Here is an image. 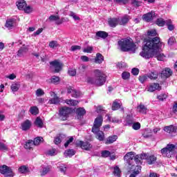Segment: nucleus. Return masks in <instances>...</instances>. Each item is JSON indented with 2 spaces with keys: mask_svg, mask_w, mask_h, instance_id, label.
<instances>
[{
  "mask_svg": "<svg viewBox=\"0 0 177 177\" xmlns=\"http://www.w3.org/2000/svg\"><path fill=\"white\" fill-rule=\"evenodd\" d=\"M164 131H165V132H167V133H175V132H176L177 131V127L175 126H167L165 127Z\"/></svg>",
  "mask_w": 177,
  "mask_h": 177,
  "instance_id": "obj_21",
  "label": "nucleus"
},
{
  "mask_svg": "<svg viewBox=\"0 0 177 177\" xmlns=\"http://www.w3.org/2000/svg\"><path fill=\"white\" fill-rule=\"evenodd\" d=\"M167 97H168V95L165 93L160 94V95L157 96V99L158 100H160V102H164V100H165V99H167Z\"/></svg>",
  "mask_w": 177,
  "mask_h": 177,
  "instance_id": "obj_46",
  "label": "nucleus"
},
{
  "mask_svg": "<svg viewBox=\"0 0 177 177\" xmlns=\"http://www.w3.org/2000/svg\"><path fill=\"white\" fill-rule=\"evenodd\" d=\"M51 67H53L55 73H59L62 71L63 68V63L60 62L59 60H54L50 62Z\"/></svg>",
  "mask_w": 177,
  "mask_h": 177,
  "instance_id": "obj_9",
  "label": "nucleus"
},
{
  "mask_svg": "<svg viewBox=\"0 0 177 177\" xmlns=\"http://www.w3.org/2000/svg\"><path fill=\"white\" fill-rule=\"evenodd\" d=\"M35 95L37 96V97H41V96H44L45 95V92L42 88H38L35 91Z\"/></svg>",
  "mask_w": 177,
  "mask_h": 177,
  "instance_id": "obj_43",
  "label": "nucleus"
},
{
  "mask_svg": "<svg viewBox=\"0 0 177 177\" xmlns=\"http://www.w3.org/2000/svg\"><path fill=\"white\" fill-rule=\"evenodd\" d=\"M73 110L67 106H64L59 110V115L62 121H67L68 115L71 114Z\"/></svg>",
  "mask_w": 177,
  "mask_h": 177,
  "instance_id": "obj_6",
  "label": "nucleus"
},
{
  "mask_svg": "<svg viewBox=\"0 0 177 177\" xmlns=\"http://www.w3.org/2000/svg\"><path fill=\"white\" fill-rule=\"evenodd\" d=\"M154 17H156V12L154 11H151L150 12L145 14L142 16V19L144 20V21H147L149 23V21H151V20H153Z\"/></svg>",
  "mask_w": 177,
  "mask_h": 177,
  "instance_id": "obj_11",
  "label": "nucleus"
},
{
  "mask_svg": "<svg viewBox=\"0 0 177 177\" xmlns=\"http://www.w3.org/2000/svg\"><path fill=\"white\" fill-rule=\"evenodd\" d=\"M96 37H99L100 38H102L103 39H106L107 37H109V33L104 31L100 30L96 32Z\"/></svg>",
  "mask_w": 177,
  "mask_h": 177,
  "instance_id": "obj_27",
  "label": "nucleus"
},
{
  "mask_svg": "<svg viewBox=\"0 0 177 177\" xmlns=\"http://www.w3.org/2000/svg\"><path fill=\"white\" fill-rule=\"evenodd\" d=\"M131 125L133 129L135 131H139V129H140V123L139 122H133Z\"/></svg>",
  "mask_w": 177,
  "mask_h": 177,
  "instance_id": "obj_49",
  "label": "nucleus"
},
{
  "mask_svg": "<svg viewBox=\"0 0 177 177\" xmlns=\"http://www.w3.org/2000/svg\"><path fill=\"white\" fill-rule=\"evenodd\" d=\"M157 77H158V75H157V73H156V72H151L148 75V78H150V80H157Z\"/></svg>",
  "mask_w": 177,
  "mask_h": 177,
  "instance_id": "obj_53",
  "label": "nucleus"
},
{
  "mask_svg": "<svg viewBox=\"0 0 177 177\" xmlns=\"http://www.w3.org/2000/svg\"><path fill=\"white\" fill-rule=\"evenodd\" d=\"M131 3L133 6H140L142 5V1L139 0H131Z\"/></svg>",
  "mask_w": 177,
  "mask_h": 177,
  "instance_id": "obj_56",
  "label": "nucleus"
},
{
  "mask_svg": "<svg viewBox=\"0 0 177 177\" xmlns=\"http://www.w3.org/2000/svg\"><path fill=\"white\" fill-rule=\"evenodd\" d=\"M27 50H28L27 47L21 48L17 52V56H19V57H21V56H23V53H26Z\"/></svg>",
  "mask_w": 177,
  "mask_h": 177,
  "instance_id": "obj_38",
  "label": "nucleus"
},
{
  "mask_svg": "<svg viewBox=\"0 0 177 177\" xmlns=\"http://www.w3.org/2000/svg\"><path fill=\"white\" fill-rule=\"evenodd\" d=\"M47 154H48V156H56V149H49L47 151Z\"/></svg>",
  "mask_w": 177,
  "mask_h": 177,
  "instance_id": "obj_58",
  "label": "nucleus"
},
{
  "mask_svg": "<svg viewBox=\"0 0 177 177\" xmlns=\"http://www.w3.org/2000/svg\"><path fill=\"white\" fill-rule=\"evenodd\" d=\"M74 154H75V151H74V149H68L64 152V156L66 157H73Z\"/></svg>",
  "mask_w": 177,
  "mask_h": 177,
  "instance_id": "obj_36",
  "label": "nucleus"
},
{
  "mask_svg": "<svg viewBox=\"0 0 177 177\" xmlns=\"http://www.w3.org/2000/svg\"><path fill=\"white\" fill-rule=\"evenodd\" d=\"M118 139V136L114 135L112 136H109L106 138V145H111V143H114L115 140Z\"/></svg>",
  "mask_w": 177,
  "mask_h": 177,
  "instance_id": "obj_25",
  "label": "nucleus"
},
{
  "mask_svg": "<svg viewBox=\"0 0 177 177\" xmlns=\"http://www.w3.org/2000/svg\"><path fill=\"white\" fill-rule=\"evenodd\" d=\"M149 177H160V174H158L154 171H150Z\"/></svg>",
  "mask_w": 177,
  "mask_h": 177,
  "instance_id": "obj_64",
  "label": "nucleus"
},
{
  "mask_svg": "<svg viewBox=\"0 0 177 177\" xmlns=\"http://www.w3.org/2000/svg\"><path fill=\"white\" fill-rule=\"evenodd\" d=\"M124 161L127 162V164H129V167L133 169V167H135V162L136 164H139L141 165L142 160H146L147 162L151 165L157 161V157H156L154 155H149L147 153H141L139 155H136L134 152H128L124 157Z\"/></svg>",
  "mask_w": 177,
  "mask_h": 177,
  "instance_id": "obj_2",
  "label": "nucleus"
},
{
  "mask_svg": "<svg viewBox=\"0 0 177 177\" xmlns=\"http://www.w3.org/2000/svg\"><path fill=\"white\" fill-rule=\"evenodd\" d=\"M113 175L117 177L121 176V170L118 166L114 167Z\"/></svg>",
  "mask_w": 177,
  "mask_h": 177,
  "instance_id": "obj_41",
  "label": "nucleus"
},
{
  "mask_svg": "<svg viewBox=\"0 0 177 177\" xmlns=\"http://www.w3.org/2000/svg\"><path fill=\"white\" fill-rule=\"evenodd\" d=\"M0 174L4 175L5 177H13L16 175L12 168L5 165L0 166Z\"/></svg>",
  "mask_w": 177,
  "mask_h": 177,
  "instance_id": "obj_7",
  "label": "nucleus"
},
{
  "mask_svg": "<svg viewBox=\"0 0 177 177\" xmlns=\"http://www.w3.org/2000/svg\"><path fill=\"white\" fill-rule=\"evenodd\" d=\"M95 133V138L100 140V142H103L104 140V133L100 129L96 130V131H92Z\"/></svg>",
  "mask_w": 177,
  "mask_h": 177,
  "instance_id": "obj_18",
  "label": "nucleus"
},
{
  "mask_svg": "<svg viewBox=\"0 0 177 177\" xmlns=\"http://www.w3.org/2000/svg\"><path fill=\"white\" fill-rule=\"evenodd\" d=\"M165 25L169 31H174L175 30V26L172 24V21L171 19H167L165 21Z\"/></svg>",
  "mask_w": 177,
  "mask_h": 177,
  "instance_id": "obj_26",
  "label": "nucleus"
},
{
  "mask_svg": "<svg viewBox=\"0 0 177 177\" xmlns=\"http://www.w3.org/2000/svg\"><path fill=\"white\" fill-rule=\"evenodd\" d=\"M118 109H120L122 111H124V108L122 106V105L117 102V101H115L112 104V110L115 111L118 110Z\"/></svg>",
  "mask_w": 177,
  "mask_h": 177,
  "instance_id": "obj_28",
  "label": "nucleus"
},
{
  "mask_svg": "<svg viewBox=\"0 0 177 177\" xmlns=\"http://www.w3.org/2000/svg\"><path fill=\"white\" fill-rule=\"evenodd\" d=\"M50 171V166H47L46 167H44L41 171H40V175L41 176H45L48 172Z\"/></svg>",
  "mask_w": 177,
  "mask_h": 177,
  "instance_id": "obj_35",
  "label": "nucleus"
},
{
  "mask_svg": "<svg viewBox=\"0 0 177 177\" xmlns=\"http://www.w3.org/2000/svg\"><path fill=\"white\" fill-rule=\"evenodd\" d=\"M103 124V116L102 115H98L94 120L93 126L92 127V132H96L98 129H100Z\"/></svg>",
  "mask_w": 177,
  "mask_h": 177,
  "instance_id": "obj_8",
  "label": "nucleus"
},
{
  "mask_svg": "<svg viewBox=\"0 0 177 177\" xmlns=\"http://www.w3.org/2000/svg\"><path fill=\"white\" fill-rule=\"evenodd\" d=\"M160 153L163 157L171 158V157L175 154V145H167L166 147L160 150Z\"/></svg>",
  "mask_w": 177,
  "mask_h": 177,
  "instance_id": "obj_5",
  "label": "nucleus"
},
{
  "mask_svg": "<svg viewBox=\"0 0 177 177\" xmlns=\"http://www.w3.org/2000/svg\"><path fill=\"white\" fill-rule=\"evenodd\" d=\"M60 19V17L59 15H51L49 17L48 20L50 21H57Z\"/></svg>",
  "mask_w": 177,
  "mask_h": 177,
  "instance_id": "obj_51",
  "label": "nucleus"
},
{
  "mask_svg": "<svg viewBox=\"0 0 177 177\" xmlns=\"http://www.w3.org/2000/svg\"><path fill=\"white\" fill-rule=\"evenodd\" d=\"M110 156H111V152H110V151L104 150L101 152V156L104 158L110 157Z\"/></svg>",
  "mask_w": 177,
  "mask_h": 177,
  "instance_id": "obj_44",
  "label": "nucleus"
},
{
  "mask_svg": "<svg viewBox=\"0 0 177 177\" xmlns=\"http://www.w3.org/2000/svg\"><path fill=\"white\" fill-rule=\"evenodd\" d=\"M59 81H60V77H59L58 76H53L51 77L52 84H59Z\"/></svg>",
  "mask_w": 177,
  "mask_h": 177,
  "instance_id": "obj_50",
  "label": "nucleus"
},
{
  "mask_svg": "<svg viewBox=\"0 0 177 177\" xmlns=\"http://www.w3.org/2000/svg\"><path fill=\"white\" fill-rule=\"evenodd\" d=\"M65 103L69 106H77V104H78L80 102L76 100H66Z\"/></svg>",
  "mask_w": 177,
  "mask_h": 177,
  "instance_id": "obj_34",
  "label": "nucleus"
},
{
  "mask_svg": "<svg viewBox=\"0 0 177 177\" xmlns=\"http://www.w3.org/2000/svg\"><path fill=\"white\" fill-rule=\"evenodd\" d=\"M71 95L73 97H80V92L75 91V89H73V92Z\"/></svg>",
  "mask_w": 177,
  "mask_h": 177,
  "instance_id": "obj_63",
  "label": "nucleus"
},
{
  "mask_svg": "<svg viewBox=\"0 0 177 177\" xmlns=\"http://www.w3.org/2000/svg\"><path fill=\"white\" fill-rule=\"evenodd\" d=\"M34 142H32V140H28V142L26 143L24 147L25 149H28V150H31V149H32L34 147Z\"/></svg>",
  "mask_w": 177,
  "mask_h": 177,
  "instance_id": "obj_33",
  "label": "nucleus"
},
{
  "mask_svg": "<svg viewBox=\"0 0 177 177\" xmlns=\"http://www.w3.org/2000/svg\"><path fill=\"white\" fill-rule=\"evenodd\" d=\"M20 88V84L18 83H14L11 85V90L12 92H17Z\"/></svg>",
  "mask_w": 177,
  "mask_h": 177,
  "instance_id": "obj_40",
  "label": "nucleus"
},
{
  "mask_svg": "<svg viewBox=\"0 0 177 177\" xmlns=\"http://www.w3.org/2000/svg\"><path fill=\"white\" fill-rule=\"evenodd\" d=\"M148 92H154L155 91H161V86L158 83H152L147 86Z\"/></svg>",
  "mask_w": 177,
  "mask_h": 177,
  "instance_id": "obj_12",
  "label": "nucleus"
},
{
  "mask_svg": "<svg viewBox=\"0 0 177 177\" xmlns=\"http://www.w3.org/2000/svg\"><path fill=\"white\" fill-rule=\"evenodd\" d=\"M48 46L51 49H56V48H59V43L55 40L50 41Z\"/></svg>",
  "mask_w": 177,
  "mask_h": 177,
  "instance_id": "obj_32",
  "label": "nucleus"
},
{
  "mask_svg": "<svg viewBox=\"0 0 177 177\" xmlns=\"http://www.w3.org/2000/svg\"><path fill=\"white\" fill-rule=\"evenodd\" d=\"M119 19V24L120 26H125V24H127L128 23V21H129V20H131V17H129V15H124L122 17H121L120 19Z\"/></svg>",
  "mask_w": 177,
  "mask_h": 177,
  "instance_id": "obj_20",
  "label": "nucleus"
},
{
  "mask_svg": "<svg viewBox=\"0 0 177 177\" xmlns=\"http://www.w3.org/2000/svg\"><path fill=\"white\" fill-rule=\"evenodd\" d=\"M142 171V166L140 164H136L135 169L132 174H130L129 177H136Z\"/></svg>",
  "mask_w": 177,
  "mask_h": 177,
  "instance_id": "obj_15",
  "label": "nucleus"
},
{
  "mask_svg": "<svg viewBox=\"0 0 177 177\" xmlns=\"http://www.w3.org/2000/svg\"><path fill=\"white\" fill-rule=\"evenodd\" d=\"M108 24L110 27H117L120 24L119 18H109L108 19Z\"/></svg>",
  "mask_w": 177,
  "mask_h": 177,
  "instance_id": "obj_17",
  "label": "nucleus"
},
{
  "mask_svg": "<svg viewBox=\"0 0 177 177\" xmlns=\"http://www.w3.org/2000/svg\"><path fill=\"white\" fill-rule=\"evenodd\" d=\"M162 46H164V44L160 41V37H153L151 40L148 39L142 47L140 56L147 59L156 57L158 60L162 62L165 59V55L161 53Z\"/></svg>",
  "mask_w": 177,
  "mask_h": 177,
  "instance_id": "obj_1",
  "label": "nucleus"
},
{
  "mask_svg": "<svg viewBox=\"0 0 177 177\" xmlns=\"http://www.w3.org/2000/svg\"><path fill=\"white\" fill-rule=\"evenodd\" d=\"M69 16H71V17H73V19H75V21L81 20V18H80V17L77 16L75 12H74L73 11L70 12Z\"/></svg>",
  "mask_w": 177,
  "mask_h": 177,
  "instance_id": "obj_54",
  "label": "nucleus"
},
{
  "mask_svg": "<svg viewBox=\"0 0 177 177\" xmlns=\"http://www.w3.org/2000/svg\"><path fill=\"white\" fill-rule=\"evenodd\" d=\"M126 122L128 125H132L133 122H135V120L130 115H127L126 117Z\"/></svg>",
  "mask_w": 177,
  "mask_h": 177,
  "instance_id": "obj_37",
  "label": "nucleus"
},
{
  "mask_svg": "<svg viewBox=\"0 0 177 177\" xmlns=\"http://www.w3.org/2000/svg\"><path fill=\"white\" fill-rule=\"evenodd\" d=\"M104 61V57L100 53H97L96 57L95 59V63H97V64H102L103 62Z\"/></svg>",
  "mask_w": 177,
  "mask_h": 177,
  "instance_id": "obj_23",
  "label": "nucleus"
},
{
  "mask_svg": "<svg viewBox=\"0 0 177 177\" xmlns=\"http://www.w3.org/2000/svg\"><path fill=\"white\" fill-rule=\"evenodd\" d=\"M29 112L30 114H32V115H37L39 113V109L35 106H31L30 108Z\"/></svg>",
  "mask_w": 177,
  "mask_h": 177,
  "instance_id": "obj_30",
  "label": "nucleus"
},
{
  "mask_svg": "<svg viewBox=\"0 0 177 177\" xmlns=\"http://www.w3.org/2000/svg\"><path fill=\"white\" fill-rule=\"evenodd\" d=\"M130 77H131V73H129V72H123L122 73V80H129Z\"/></svg>",
  "mask_w": 177,
  "mask_h": 177,
  "instance_id": "obj_52",
  "label": "nucleus"
},
{
  "mask_svg": "<svg viewBox=\"0 0 177 177\" xmlns=\"http://www.w3.org/2000/svg\"><path fill=\"white\" fill-rule=\"evenodd\" d=\"M16 26V19L13 18H10L6 20V27L8 28V30H12L13 27Z\"/></svg>",
  "mask_w": 177,
  "mask_h": 177,
  "instance_id": "obj_13",
  "label": "nucleus"
},
{
  "mask_svg": "<svg viewBox=\"0 0 177 177\" xmlns=\"http://www.w3.org/2000/svg\"><path fill=\"white\" fill-rule=\"evenodd\" d=\"M93 50V47L87 46L86 48H84L83 52H84V53H92Z\"/></svg>",
  "mask_w": 177,
  "mask_h": 177,
  "instance_id": "obj_55",
  "label": "nucleus"
},
{
  "mask_svg": "<svg viewBox=\"0 0 177 177\" xmlns=\"http://www.w3.org/2000/svg\"><path fill=\"white\" fill-rule=\"evenodd\" d=\"M95 74V78L92 77H88L86 79V82L91 85H96L97 86H102L104 85L106 82V75L99 69L94 71Z\"/></svg>",
  "mask_w": 177,
  "mask_h": 177,
  "instance_id": "obj_3",
  "label": "nucleus"
},
{
  "mask_svg": "<svg viewBox=\"0 0 177 177\" xmlns=\"http://www.w3.org/2000/svg\"><path fill=\"white\" fill-rule=\"evenodd\" d=\"M53 93L54 95V97L53 98L49 100L48 103L49 104H58V103H59L60 102V100L55 93Z\"/></svg>",
  "mask_w": 177,
  "mask_h": 177,
  "instance_id": "obj_24",
  "label": "nucleus"
},
{
  "mask_svg": "<svg viewBox=\"0 0 177 177\" xmlns=\"http://www.w3.org/2000/svg\"><path fill=\"white\" fill-rule=\"evenodd\" d=\"M31 121L26 120L21 124V129H22V131H28V129L31 128Z\"/></svg>",
  "mask_w": 177,
  "mask_h": 177,
  "instance_id": "obj_14",
  "label": "nucleus"
},
{
  "mask_svg": "<svg viewBox=\"0 0 177 177\" xmlns=\"http://www.w3.org/2000/svg\"><path fill=\"white\" fill-rule=\"evenodd\" d=\"M16 5L19 10H24L26 5H27V3H26V1L24 0H18Z\"/></svg>",
  "mask_w": 177,
  "mask_h": 177,
  "instance_id": "obj_22",
  "label": "nucleus"
},
{
  "mask_svg": "<svg viewBox=\"0 0 177 177\" xmlns=\"http://www.w3.org/2000/svg\"><path fill=\"white\" fill-rule=\"evenodd\" d=\"M54 142L55 143V145H59V143H61L62 142V136H57L55 138Z\"/></svg>",
  "mask_w": 177,
  "mask_h": 177,
  "instance_id": "obj_60",
  "label": "nucleus"
},
{
  "mask_svg": "<svg viewBox=\"0 0 177 177\" xmlns=\"http://www.w3.org/2000/svg\"><path fill=\"white\" fill-rule=\"evenodd\" d=\"M35 125L38 127V128H42V127H44V122H42V119H41L39 117H37L35 120Z\"/></svg>",
  "mask_w": 177,
  "mask_h": 177,
  "instance_id": "obj_31",
  "label": "nucleus"
},
{
  "mask_svg": "<svg viewBox=\"0 0 177 177\" xmlns=\"http://www.w3.org/2000/svg\"><path fill=\"white\" fill-rule=\"evenodd\" d=\"M42 140H44V138H43L37 137V138H35V140L32 141V142H33V146H38V145H39V143H41V142H42Z\"/></svg>",
  "mask_w": 177,
  "mask_h": 177,
  "instance_id": "obj_42",
  "label": "nucleus"
},
{
  "mask_svg": "<svg viewBox=\"0 0 177 177\" xmlns=\"http://www.w3.org/2000/svg\"><path fill=\"white\" fill-rule=\"evenodd\" d=\"M175 43V37H171L168 39L167 44L168 45H174V44Z\"/></svg>",
  "mask_w": 177,
  "mask_h": 177,
  "instance_id": "obj_62",
  "label": "nucleus"
},
{
  "mask_svg": "<svg viewBox=\"0 0 177 177\" xmlns=\"http://www.w3.org/2000/svg\"><path fill=\"white\" fill-rule=\"evenodd\" d=\"M76 145L83 150H91V149H92V145L89 144L88 142L77 141Z\"/></svg>",
  "mask_w": 177,
  "mask_h": 177,
  "instance_id": "obj_10",
  "label": "nucleus"
},
{
  "mask_svg": "<svg viewBox=\"0 0 177 177\" xmlns=\"http://www.w3.org/2000/svg\"><path fill=\"white\" fill-rule=\"evenodd\" d=\"M140 82H141V84H143L145 82H146V81H147V80H149V76L145 74V75H142L141 76H139L138 78Z\"/></svg>",
  "mask_w": 177,
  "mask_h": 177,
  "instance_id": "obj_39",
  "label": "nucleus"
},
{
  "mask_svg": "<svg viewBox=\"0 0 177 177\" xmlns=\"http://www.w3.org/2000/svg\"><path fill=\"white\" fill-rule=\"evenodd\" d=\"M156 24L159 26V27H163V26H165V21L162 19H158L156 20Z\"/></svg>",
  "mask_w": 177,
  "mask_h": 177,
  "instance_id": "obj_47",
  "label": "nucleus"
},
{
  "mask_svg": "<svg viewBox=\"0 0 177 177\" xmlns=\"http://www.w3.org/2000/svg\"><path fill=\"white\" fill-rule=\"evenodd\" d=\"M118 45L122 52H136V45L132 41V39H122L118 41Z\"/></svg>",
  "mask_w": 177,
  "mask_h": 177,
  "instance_id": "obj_4",
  "label": "nucleus"
},
{
  "mask_svg": "<svg viewBox=\"0 0 177 177\" xmlns=\"http://www.w3.org/2000/svg\"><path fill=\"white\" fill-rule=\"evenodd\" d=\"M137 111L140 114H147L149 109L147 106H145L143 104H140L137 106Z\"/></svg>",
  "mask_w": 177,
  "mask_h": 177,
  "instance_id": "obj_16",
  "label": "nucleus"
},
{
  "mask_svg": "<svg viewBox=\"0 0 177 177\" xmlns=\"http://www.w3.org/2000/svg\"><path fill=\"white\" fill-rule=\"evenodd\" d=\"M86 111H85V109L84 108H78L76 110V113L77 114V115H84L85 114Z\"/></svg>",
  "mask_w": 177,
  "mask_h": 177,
  "instance_id": "obj_45",
  "label": "nucleus"
},
{
  "mask_svg": "<svg viewBox=\"0 0 177 177\" xmlns=\"http://www.w3.org/2000/svg\"><path fill=\"white\" fill-rule=\"evenodd\" d=\"M81 50V47L80 46H72L71 47V50L72 52H75V50Z\"/></svg>",
  "mask_w": 177,
  "mask_h": 177,
  "instance_id": "obj_61",
  "label": "nucleus"
},
{
  "mask_svg": "<svg viewBox=\"0 0 177 177\" xmlns=\"http://www.w3.org/2000/svg\"><path fill=\"white\" fill-rule=\"evenodd\" d=\"M0 150L1 151H6V150H8V147L3 144V142H0Z\"/></svg>",
  "mask_w": 177,
  "mask_h": 177,
  "instance_id": "obj_57",
  "label": "nucleus"
},
{
  "mask_svg": "<svg viewBox=\"0 0 177 177\" xmlns=\"http://www.w3.org/2000/svg\"><path fill=\"white\" fill-rule=\"evenodd\" d=\"M68 74L71 77H74L77 74V71L75 69L71 68L68 70Z\"/></svg>",
  "mask_w": 177,
  "mask_h": 177,
  "instance_id": "obj_59",
  "label": "nucleus"
},
{
  "mask_svg": "<svg viewBox=\"0 0 177 177\" xmlns=\"http://www.w3.org/2000/svg\"><path fill=\"white\" fill-rule=\"evenodd\" d=\"M171 75H172V71L169 68H165L161 73L162 78H169Z\"/></svg>",
  "mask_w": 177,
  "mask_h": 177,
  "instance_id": "obj_19",
  "label": "nucleus"
},
{
  "mask_svg": "<svg viewBox=\"0 0 177 177\" xmlns=\"http://www.w3.org/2000/svg\"><path fill=\"white\" fill-rule=\"evenodd\" d=\"M147 35L148 37H156V35H157V31H156L154 29L148 30Z\"/></svg>",
  "mask_w": 177,
  "mask_h": 177,
  "instance_id": "obj_48",
  "label": "nucleus"
},
{
  "mask_svg": "<svg viewBox=\"0 0 177 177\" xmlns=\"http://www.w3.org/2000/svg\"><path fill=\"white\" fill-rule=\"evenodd\" d=\"M29 171L28 167L26 165H22L18 169V172H19V174H27L29 172Z\"/></svg>",
  "mask_w": 177,
  "mask_h": 177,
  "instance_id": "obj_29",
  "label": "nucleus"
}]
</instances>
